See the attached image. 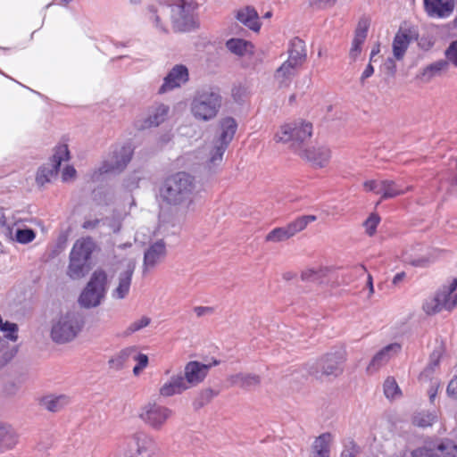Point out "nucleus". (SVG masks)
Listing matches in <instances>:
<instances>
[{
	"label": "nucleus",
	"mask_w": 457,
	"mask_h": 457,
	"mask_svg": "<svg viewBox=\"0 0 457 457\" xmlns=\"http://www.w3.org/2000/svg\"><path fill=\"white\" fill-rule=\"evenodd\" d=\"M337 0H310V4L317 8L331 7L336 4Z\"/></svg>",
	"instance_id": "54"
},
{
	"label": "nucleus",
	"mask_w": 457,
	"mask_h": 457,
	"mask_svg": "<svg viewBox=\"0 0 457 457\" xmlns=\"http://www.w3.org/2000/svg\"><path fill=\"white\" fill-rule=\"evenodd\" d=\"M132 360L137 361V365L133 368V374L138 376L142 370L147 367L148 357L146 354L139 353L136 347Z\"/></svg>",
	"instance_id": "47"
},
{
	"label": "nucleus",
	"mask_w": 457,
	"mask_h": 457,
	"mask_svg": "<svg viewBox=\"0 0 457 457\" xmlns=\"http://www.w3.org/2000/svg\"><path fill=\"white\" fill-rule=\"evenodd\" d=\"M189 388L181 373L170 376L166 381L162 383L159 388V395L162 397H170L180 395Z\"/></svg>",
	"instance_id": "21"
},
{
	"label": "nucleus",
	"mask_w": 457,
	"mask_h": 457,
	"mask_svg": "<svg viewBox=\"0 0 457 457\" xmlns=\"http://www.w3.org/2000/svg\"><path fill=\"white\" fill-rule=\"evenodd\" d=\"M390 457H457V445L451 440L428 443L413 451H402Z\"/></svg>",
	"instance_id": "9"
},
{
	"label": "nucleus",
	"mask_w": 457,
	"mask_h": 457,
	"mask_svg": "<svg viewBox=\"0 0 457 457\" xmlns=\"http://www.w3.org/2000/svg\"><path fill=\"white\" fill-rule=\"evenodd\" d=\"M411 41V36L405 31H399L395 34L392 44L393 55L395 60L401 61L403 59Z\"/></svg>",
	"instance_id": "30"
},
{
	"label": "nucleus",
	"mask_w": 457,
	"mask_h": 457,
	"mask_svg": "<svg viewBox=\"0 0 457 457\" xmlns=\"http://www.w3.org/2000/svg\"><path fill=\"white\" fill-rule=\"evenodd\" d=\"M232 386H239L242 388H253L257 386L260 382V377L252 373H237L231 375L228 378Z\"/></svg>",
	"instance_id": "34"
},
{
	"label": "nucleus",
	"mask_w": 457,
	"mask_h": 457,
	"mask_svg": "<svg viewBox=\"0 0 457 457\" xmlns=\"http://www.w3.org/2000/svg\"><path fill=\"white\" fill-rule=\"evenodd\" d=\"M288 54L287 62H290L291 64L296 67L302 65L306 58L304 42L298 37L292 39L288 49Z\"/></svg>",
	"instance_id": "27"
},
{
	"label": "nucleus",
	"mask_w": 457,
	"mask_h": 457,
	"mask_svg": "<svg viewBox=\"0 0 457 457\" xmlns=\"http://www.w3.org/2000/svg\"><path fill=\"white\" fill-rule=\"evenodd\" d=\"M416 249H412L411 251L404 252L403 255V260L404 262L410 263L413 266H425L428 260L422 254H419L416 253Z\"/></svg>",
	"instance_id": "44"
},
{
	"label": "nucleus",
	"mask_w": 457,
	"mask_h": 457,
	"mask_svg": "<svg viewBox=\"0 0 457 457\" xmlns=\"http://www.w3.org/2000/svg\"><path fill=\"white\" fill-rule=\"evenodd\" d=\"M429 381H431V386H430V388L428 389V393L429 395L430 402H434V400L436 396V394H437V390L440 386V383H439L438 379H434V378H431Z\"/></svg>",
	"instance_id": "57"
},
{
	"label": "nucleus",
	"mask_w": 457,
	"mask_h": 457,
	"mask_svg": "<svg viewBox=\"0 0 457 457\" xmlns=\"http://www.w3.org/2000/svg\"><path fill=\"white\" fill-rule=\"evenodd\" d=\"M345 359V352L342 350L328 353L317 362L315 370L312 372L319 378L322 376H337L343 370L342 364Z\"/></svg>",
	"instance_id": "12"
},
{
	"label": "nucleus",
	"mask_w": 457,
	"mask_h": 457,
	"mask_svg": "<svg viewBox=\"0 0 457 457\" xmlns=\"http://www.w3.org/2000/svg\"><path fill=\"white\" fill-rule=\"evenodd\" d=\"M108 288V276L102 269H96L81 292L79 303L84 308L98 306L104 300Z\"/></svg>",
	"instance_id": "6"
},
{
	"label": "nucleus",
	"mask_w": 457,
	"mask_h": 457,
	"mask_svg": "<svg viewBox=\"0 0 457 457\" xmlns=\"http://www.w3.org/2000/svg\"><path fill=\"white\" fill-rule=\"evenodd\" d=\"M454 0H424L427 14L431 18L445 19L454 10Z\"/></svg>",
	"instance_id": "19"
},
{
	"label": "nucleus",
	"mask_w": 457,
	"mask_h": 457,
	"mask_svg": "<svg viewBox=\"0 0 457 457\" xmlns=\"http://www.w3.org/2000/svg\"><path fill=\"white\" fill-rule=\"evenodd\" d=\"M457 306V278L442 287L433 297L423 303L424 312L432 315L443 310L451 311Z\"/></svg>",
	"instance_id": "8"
},
{
	"label": "nucleus",
	"mask_w": 457,
	"mask_h": 457,
	"mask_svg": "<svg viewBox=\"0 0 457 457\" xmlns=\"http://www.w3.org/2000/svg\"><path fill=\"white\" fill-rule=\"evenodd\" d=\"M379 221L380 218L378 217V215L375 213L370 214V216L366 220V221L364 222V227L366 232L370 236H372L376 232Z\"/></svg>",
	"instance_id": "50"
},
{
	"label": "nucleus",
	"mask_w": 457,
	"mask_h": 457,
	"mask_svg": "<svg viewBox=\"0 0 457 457\" xmlns=\"http://www.w3.org/2000/svg\"><path fill=\"white\" fill-rule=\"evenodd\" d=\"M394 59L395 58H388L385 62V69L391 75H394L396 71V64Z\"/></svg>",
	"instance_id": "60"
},
{
	"label": "nucleus",
	"mask_w": 457,
	"mask_h": 457,
	"mask_svg": "<svg viewBox=\"0 0 457 457\" xmlns=\"http://www.w3.org/2000/svg\"><path fill=\"white\" fill-rule=\"evenodd\" d=\"M166 256V245L162 240L152 244L145 252L144 269L149 270L162 262Z\"/></svg>",
	"instance_id": "22"
},
{
	"label": "nucleus",
	"mask_w": 457,
	"mask_h": 457,
	"mask_svg": "<svg viewBox=\"0 0 457 457\" xmlns=\"http://www.w3.org/2000/svg\"><path fill=\"white\" fill-rule=\"evenodd\" d=\"M317 220V217L315 215H304L298 217L292 222L287 225V228L291 235V237H294L295 234L303 231L308 224L311 222H313Z\"/></svg>",
	"instance_id": "41"
},
{
	"label": "nucleus",
	"mask_w": 457,
	"mask_h": 457,
	"mask_svg": "<svg viewBox=\"0 0 457 457\" xmlns=\"http://www.w3.org/2000/svg\"><path fill=\"white\" fill-rule=\"evenodd\" d=\"M374 73V68L373 66L370 63L367 65V67L364 69L361 76V82L363 83L365 81V79H369L370 77H371Z\"/></svg>",
	"instance_id": "61"
},
{
	"label": "nucleus",
	"mask_w": 457,
	"mask_h": 457,
	"mask_svg": "<svg viewBox=\"0 0 457 457\" xmlns=\"http://www.w3.org/2000/svg\"><path fill=\"white\" fill-rule=\"evenodd\" d=\"M135 348L136 346H129L120 350L109 360V367L116 370H121L129 360H132Z\"/></svg>",
	"instance_id": "36"
},
{
	"label": "nucleus",
	"mask_w": 457,
	"mask_h": 457,
	"mask_svg": "<svg viewBox=\"0 0 457 457\" xmlns=\"http://www.w3.org/2000/svg\"><path fill=\"white\" fill-rule=\"evenodd\" d=\"M312 135V123L299 120L280 126L274 139L278 143L289 144L290 149L297 155L307 145Z\"/></svg>",
	"instance_id": "3"
},
{
	"label": "nucleus",
	"mask_w": 457,
	"mask_h": 457,
	"mask_svg": "<svg viewBox=\"0 0 457 457\" xmlns=\"http://www.w3.org/2000/svg\"><path fill=\"white\" fill-rule=\"evenodd\" d=\"M76 176V170L72 166H66L62 173V179L63 181H69L74 179Z\"/></svg>",
	"instance_id": "58"
},
{
	"label": "nucleus",
	"mask_w": 457,
	"mask_h": 457,
	"mask_svg": "<svg viewBox=\"0 0 457 457\" xmlns=\"http://www.w3.org/2000/svg\"><path fill=\"white\" fill-rule=\"evenodd\" d=\"M211 311L212 310L209 307L199 306L195 308V312L196 313L197 316L204 315L205 313L211 312Z\"/></svg>",
	"instance_id": "63"
},
{
	"label": "nucleus",
	"mask_w": 457,
	"mask_h": 457,
	"mask_svg": "<svg viewBox=\"0 0 457 457\" xmlns=\"http://www.w3.org/2000/svg\"><path fill=\"white\" fill-rule=\"evenodd\" d=\"M189 79L187 68L182 64H176L168 72L163 83L159 88V93H166L185 85Z\"/></svg>",
	"instance_id": "16"
},
{
	"label": "nucleus",
	"mask_w": 457,
	"mask_h": 457,
	"mask_svg": "<svg viewBox=\"0 0 457 457\" xmlns=\"http://www.w3.org/2000/svg\"><path fill=\"white\" fill-rule=\"evenodd\" d=\"M419 46L423 50H429L433 45L434 41L430 37H421L418 41Z\"/></svg>",
	"instance_id": "59"
},
{
	"label": "nucleus",
	"mask_w": 457,
	"mask_h": 457,
	"mask_svg": "<svg viewBox=\"0 0 457 457\" xmlns=\"http://www.w3.org/2000/svg\"><path fill=\"white\" fill-rule=\"evenodd\" d=\"M353 271L358 276H364L367 273L366 268L362 265L356 266Z\"/></svg>",
	"instance_id": "64"
},
{
	"label": "nucleus",
	"mask_w": 457,
	"mask_h": 457,
	"mask_svg": "<svg viewBox=\"0 0 457 457\" xmlns=\"http://www.w3.org/2000/svg\"><path fill=\"white\" fill-rule=\"evenodd\" d=\"M84 320L81 315L75 312L61 314L52 321L50 337L59 345L73 341L81 332Z\"/></svg>",
	"instance_id": "5"
},
{
	"label": "nucleus",
	"mask_w": 457,
	"mask_h": 457,
	"mask_svg": "<svg viewBox=\"0 0 457 457\" xmlns=\"http://www.w3.org/2000/svg\"><path fill=\"white\" fill-rule=\"evenodd\" d=\"M447 67V62L443 60L436 61L424 69H422L417 75V79L421 83H428L434 78L439 76L441 72Z\"/></svg>",
	"instance_id": "32"
},
{
	"label": "nucleus",
	"mask_w": 457,
	"mask_h": 457,
	"mask_svg": "<svg viewBox=\"0 0 457 457\" xmlns=\"http://www.w3.org/2000/svg\"><path fill=\"white\" fill-rule=\"evenodd\" d=\"M195 191L192 176L179 172L169 177L160 188L161 198L169 204L188 205Z\"/></svg>",
	"instance_id": "2"
},
{
	"label": "nucleus",
	"mask_w": 457,
	"mask_h": 457,
	"mask_svg": "<svg viewBox=\"0 0 457 457\" xmlns=\"http://www.w3.org/2000/svg\"><path fill=\"white\" fill-rule=\"evenodd\" d=\"M443 354V349L438 347L433 351L430 355L429 362L428 366L423 370V371L420 375V381L427 382L430 380L432 375L435 373L436 370L439 367L440 360Z\"/></svg>",
	"instance_id": "35"
},
{
	"label": "nucleus",
	"mask_w": 457,
	"mask_h": 457,
	"mask_svg": "<svg viewBox=\"0 0 457 457\" xmlns=\"http://www.w3.org/2000/svg\"><path fill=\"white\" fill-rule=\"evenodd\" d=\"M385 185V180H368L364 182L363 186L366 191H371L376 194H381L383 187Z\"/></svg>",
	"instance_id": "51"
},
{
	"label": "nucleus",
	"mask_w": 457,
	"mask_h": 457,
	"mask_svg": "<svg viewBox=\"0 0 457 457\" xmlns=\"http://www.w3.org/2000/svg\"><path fill=\"white\" fill-rule=\"evenodd\" d=\"M358 453V447L356 444L349 440L344 444V450L341 453V457H355Z\"/></svg>",
	"instance_id": "52"
},
{
	"label": "nucleus",
	"mask_w": 457,
	"mask_h": 457,
	"mask_svg": "<svg viewBox=\"0 0 457 457\" xmlns=\"http://www.w3.org/2000/svg\"><path fill=\"white\" fill-rule=\"evenodd\" d=\"M18 443V435L10 425L0 423V453L12 449Z\"/></svg>",
	"instance_id": "29"
},
{
	"label": "nucleus",
	"mask_w": 457,
	"mask_h": 457,
	"mask_svg": "<svg viewBox=\"0 0 457 457\" xmlns=\"http://www.w3.org/2000/svg\"><path fill=\"white\" fill-rule=\"evenodd\" d=\"M133 155V148L130 144L116 145L112 147L108 156L102 162L93 177L107 173L121 172L129 164Z\"/></svg>",
	"instance_id": "7"
},
{
	"label": "nucleus",
	"mask_w": 457,
	"mask_h": 457,
	"mask_svg": "<svg viewBox=\"0 0 457 457\" xmlns=\"http://www.w3.org/2000/svg\"><path fill=\"white\" fill-rule=\"evenodd\" d=\"M385 187H383L382 190V198H393L398 195L404 194L405 192L411 189V186H407L403 187L402 186L396 184L392 180H385Z\"/></svg>",
	"instance_id": "40"
},
{
	"label": "nucleus",
	"mask_w": 457,
	"mask_h": 457,
	"mask_svg": "<svg viewBox=\"0 0 457 457\" xmlns=\"http://www.w3.org/2000/svg\"><path fill=\"white\" fill-rule=\"evenodd\" d=\"M237 129L236 120L231 117H226L220 121V132L214 137L217 142L222 143L223 145L228 146L232 141Z\"/></svg>",
	"instance_id": "25"
},
{
	"label": "nucleus",
	"mask_w": 457,
	"mask_h": 457,
	"mask_svg": "<svg viewBox=\"0 0 457 457\" xmlns=\"http://www.w3.org/2000/svg\"><path fill=\"white\" fill-rule=\"evenodd\" d=\"M87 262L70 254V263L67 269V275L71 279H79L86 274Z\"/></svg>",
	"instance_id": "38"
},
{
	"label": "nucleus",
	"mask_w": 457,
	"mask_h": 457,
	"mask_svg": "<svg viewBox=\"0 0 457 457\" xmlns=\"http://www.w3.org/2000/svg\"><path fill=\"white\" fill-rule=\"evenodd\" d=\"M36 237V233L31 228H17L14 235V239L20 244H29Z\"/></svg>",
	"instance_id": "48"
},
{
	"label": "nucleus",
	"mask_w": 457,
	"mask_h": 457,
	"mask_svg": "<svg viewBox=\"0 0 457 457\" xmlns=\"http://www.w3.org/2000/svg\"><path fill=\"white\" fill-rule=\"evenodd\" d=\"M333 436L330 433H324L316 438L313 444L312 457H329V445Z\"/></svg>",
	"instance_id": "37"
},
{
	"label": "nucleus",
	"mask_w": 457,
	"mask_h": 457,
	"mask_svg": "<svg viewBox=\"0 0 457 457\" xmlns=\"http://www.w3.org/2000/svg\"><path fill=\"white\" fill-rule=\"evenodd\" d=\"M222 97L213 88L198 90L190 103V112L199 121H210L216 118L221 107Z\"/></svg>",
	"instance_id": "4"
},
{
	"label": "nucleus",
	"mask_w": 457,
	"mask_h": 457,
	"mask_svg": "<svg viewBox=\"0 0 457 457\" xmlns=\"http://www.w3.org/2000/svg\"><path fill=\"white\" fill-rule=\"evenodd\" d=\"M130 451L138 456H148L157 451V444L153 436L138 431L129 438Z\"/></svg>",
	"instance_id": "15"
},
{
	"label": "nucleus",
	"mask_w": 457,
	"mask_h": 457,
	"mask_svg": "<svg viewBox=\"0 0 457 457\" xmlns=\"http://www.w3.org/2000/svg\"><path fill=\"white\" fill-rule=\"evenodd\" d=\"M446 392L449 396L457 398V374L450 380Z\"/></svg>",
	"instance_id": "55"
},
{
	"label": "nucleus",
	"mask_w": 457,
	"mask_h": 457,
	"mask_svg": "<svg viewBox=\"0 0 457 457\" xmlns=\"http://www.w3.org/2000/svg\"><path fill=\"white\" fill-rule=\"evenodd\" d=\"M98 223H99V220H97V219L89 220H86L83 223L82 227L86 229H91V228H95Z\"/></svg>",
	"instance_id": "62"
},
{
	"label": "nucleus",
	"mask_w": 457,
	"mask_h": 457,
	"mask_svg": "<svg viewBox=\"0 0 457 457\" xmlns=\"http://www.w3.org/2000/svg\"><path fill=\"white\" fill-rule=\"evenodd\" d=\"M193 0H159L149 9L150 19L155 26L165 30L164 22L170 20L174 29L187 31L195 27Z\"/></svg>",
	"instance_id": "1"
},
{
	"label": "nucleus",
	"mask_w": 457,
	"mask_h": 457,
	"mask_svg": "<svg viewBox=\"0 0 457 457\" xmlns=\"http://www.w3.org/2000/svg\"><path fill=\"white\" fill-rule=\"evenodd\" d=\"M228 147L222 143L217 142L214 138L204 145V163L209 170L219 166L223 159L224 153Z\"/></svg>",
	"instance_id": "18"
},
{
	"label": "nucleus",
	"mask_w": 457,
	"mask_h": 457,
	"mask_svg": "<svg viewBox=\"0 0 457 457\" xmlns=\"http://www.w3.org/2000/svg\"><path fill=\"white\" fill-rule=\"evenodd\" d=\"M297 68L286 61L276 70L274 79L279 87H287L290 85Z\"/></svg>",
	"instance_id": "28"
},
{
	"label": "nucleus",
	"mask_w": 457,
	"mask_h": 457,
	"mask_svg": "<svg viewBox=\"0 0 457 457\" xmlns=\"http://www.w3.org/2000/svg\"><path fill=\"white\" fill-rule=\"evenodd\" d=\"M436 420V415L433 412H420L414 416L413 423L419 427L431 426Z\"/></svg>",
	"instance_id": "46"
},
{
	"label": "nucleus",
	"mask_w": 457,
	"mask_h": 457,
	"mask_svg": "<svg viewBox=\"0 0 457 457\" xmlns=\"http://www.w3.org/2000/svg\"><path fill=\"white\" fill-rule=\"evenodd\" d=\"M384 393L386 398L395 399L401 395V390L394 378H387L384 383Z\"/></svg>",
	"instance_id": "45"
},
{
	"label": "nucleus",
	"mask_w": 457,
	"mask_h": 457,
	"mask_svg": "<svg viewBox=\"0 0 457 457\" xmlns=\"http://www.w3.org/2000/svg\"><path fill=\"white\" fill-rule=\"evenodd\" d=\"M170 108L164 104H154L149 107L147 116L137 120L136 126L139 129H150L162 124L167 118Z\"/></svg>",
	"instance_id": "17"
},
{
	"label": "nucleus",
	"mask_w": 457,
	"mask_h": 457,
	"mask_svg": "<svg viewBox=\"0 0 457 457\" xmlns=\"http://www.w3.org/2000/svg\"><path fill=\"white\" fill-rule=\"evenodd\" d=\"M211 366L195 361L187 363L183 375L187 386L190 387L201 383L205 378Z\"/></svg>",
	"instance_id": "20"
},
{
	"label": "nucleus",
	"mask_w": 457,
	"mask_h": 457,
	"mask_svg": "<svg viewBox=\"0 0 457 457\" xmlns=\"http://www.w3.org/2000/svg\"><path fill=\"white\" fill-rule=\"evenodd\" d=\"M237 19L248 27L250 29L257 32L261 28L259 15L257 12L252 7H245L237 12Z\"/></svg>",
	"instance_id": "31"
},
{
	"label": "nucleus",
	"mask_w": 457,
	"mask_h": 457,
	"mask_svg": "<svg viewBox=\"0 0 457 457\" xmlns=\"http://www.w3.org/2000/svg\"><path fill=\"white\" fill-rule=\"evenodd\" d=\"M314 168H325L331 159V150L324 145H306L297 154Z\"/></svg>",
	"instance_id": "14"
},
{
	"label": "nucleus",
	"mask_w": 457,
	"mask_h": 457,
	"mask_svg": "<svg viewBox=\"0 0 457 457\" xmlns=\"http://www.w3.org/2000/svg\"><path fill=\"white\" fill-rule=\"evenodd\" d=\"M291 237L287 226L272 229L265 237V241L278 243L289 239Z\"/></svg>",
	"instance_id": "43"
},
{
	"label": "nucleus",
	"mask_w": 457,
	"mask_h": 457,
	"mask_svg": "<svg viewBox=\"0 0 457 457\" xmlns=\"http://www.w3.org/2000/svg\"><path fill=\"white\" fill-rule=\"evenodd\" d=\"M172 415L171 409L155 403H146L139 412L140 420L154 430H161Z\"/></svg>",
	"instance_id": "11"
},
{
	"label": "nucleus",
	"mask_w": 457,
	"mask_h": 457,
	"mask_svg": "<svg viewBox=\"0 0 457 457\" xmlns=\"http://www.w3.org/2000/svg\"><path fill=\"white\" fill-rule=\"evenodd\" d=\"M327 271V269L321 267L308 268L302 272L301 278L303 281L319 282L326 275Z\"/></svg>",
	"instance_id": "42"
},
{
	"label": "nucleus",
	"mask_w": 457,
	"mask_h": 457,
	"mask_svg": "<svg viewBox=\"0 0 457 457\" xmlns=\"http://www.w3.org/2000/svg\"><path fill=\"white\" fill-rule=\"evenodd\" d=\"M69 159L70 152L68 145L64 144L57 145L49 162L38 168L36 175L37 184L42 187L50 182L52 178L57 174L62 162Z\"/></svg>",
	"instance_id": "10"
},
{
	"label": "nucleus",
	"mask_w": 457,
	"mask_h": 457,
	"mask_svg": "<svg viewBox=\"0 0 457 457\" xmlns=\"http://www.w3.org/2000/svg\"><path fill=\"white\" fill-rule=\"evenodd\" d=\"M369 27L370 21L368 19L363 18L360 20L355 29V35L349 53L350 58L353 61L356 60L361 51V45L364 43L367 37Z\"/></svg>",
	"instance_id": "24"
},
{
	"label": "nucleus",
	"mask_w": 457,
	"mask_h": 457,
	"mask_svg": "<svg viewBox=\"0 0 457 457\" xmlns=\"http://www.w3.org/2000/svg\"><path fill=\"white\" fill-rule=\"evenodd\" d=\"M0 224L2 227L5 228L10 236H12L13 227L15 222L11 221L8 218L4 216V213H0Z\"/></svg>",
	"instance_id": "56"
},
{
	"label": "nucleus",
	"mask_w": 457,
	"mask_h": 457,
	"mask_svg": "<svg viewBox=\"0 0 457 457\" xmlns=\"http://www.w3.org/2000/svg\"><path fill=\"white\" fill-rule=\"evenodd\" d=\"M150 318L143 316L140 319L130 323L129 326L126 328L125 334L129 336L137 331H139L142 328L147 327L150 324Z\"/></svg>",
	"instance_id": "49"
},
{
	"label": "nucleus",
	"mask_w": 457,
	"mask_h": 457,
	"mask_svg": "<svg viewBox=\"0 0 457 457\" xmlns=\"http://www.w3.org/2000/svg\"><path fill=\"white\" fill-rule=\"evenodd\" d=\"M70 403L65 395L46 396L43 400L44 407L53 412L58 411Z\"/></svg>",
	"instance_id": "39"
},
{
	"label": "nucleus",
	"mask_w": 457,
	"mask_h": 457,
	"mask_svg": "<svg viewBox=\"0 0 457 457\" xmlns=\"http://www.w3.org/2000/svg\"><path fill=\"white\" fill-rule=\"evenodd\" d=\"M227 48L236 55L249 56L253 54V45L242 38H231L226 43Z\"/></svg>",
	"instance_id": "33"
},
{
	"label": "nucleus",
	"mask_w": 457,
	"mask_h": 457,
	"mask_svg": "<svg viewBox=\"0 0 457 457\" xmlns=\"http://www.w3.org/2000/svg\"><path fill=\"white\" fill-rule=\"evenodd\" d=\"M445 54L447 59L457 66V41H454L450 45Z\"/></svg>",
	"instance_id": "53"
},
{
	"label": "nucleus",
	"mask_w": 457,
	"mask_h": 457,
	"mask_svg": "<svg viewBox=\"0 0 457 457\" xmlns=\"http://www.w3.org/2000/svg\"><path fill=\"white\" fill-rule=\"evenodd\" d=\"M136 263L133 260H127L118 268L117 286L112 292L114 299H124L129 293L132 275Z\"/></svg>",
	"instance_id": "13"
},
{
	"label": "nucleus",
	"mask_w": 457,
	"mask_h": 457,
	"mask_svg": "<svg viewBox=\"0 0 457 457\" xmlns=\"http://www.w3.org/2000/svg\"><path fill=\"white\" fill-rule=\"evenodd\" d=\"M400 350L401 345L398 343H393L385 346L374 355L367 367V371L370 373L377 371L381 366L388 362L391 358L395 356Z\"/></svg>",
	"instance_id": "23"
},
{
	"label": "nucleus",
	"mask_w": 457,
	"mask_h": 457,
	"mask_svg": "<svg viewBox=\"0 0 457 457\" xmlns=\"http://www.w3.org/2000/svg\"><path fill=\"white\" fill-rule=\"evenodd\" d=\"M95 248V242L90 237H83L75 242L70 254L87 262Z\"/></svg>",
	"instance_id": "26"
}]
</instances>
